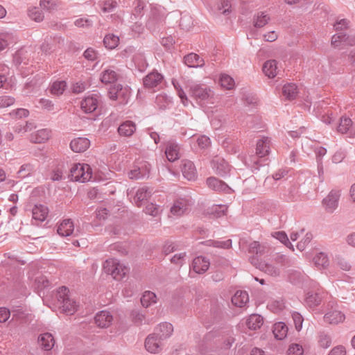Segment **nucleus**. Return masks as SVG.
I'll use <instances>...</instances> for the list:
<instances>
[{"instance_id":"57","label":"nucleus","mask_w":355,"mask_h":355,"mask_svg":"<svg viewBox=\"0 0 355 355\" xmlns=\"http://www.w3.org/2000/svg\"><path fill=\"white\" fill-rule=\"evenodd\" d=\"M292 318L295 324L296 330L300 331L302 327V323L304 320L302 315L297 312H294L292 314Z\"/></svg>"},{"instance_id":"21","label":"nucleus","mask_w":355,"mask_h":355,"mask_svg":"<svg viewBox=\"0 0 355 355\" xmlns=\"http://www.w3.org/2000/svg\"><path fill=\"white\" fill-rule=\"evenodd\" d=\"M189 205V200L186 198H180L174 202L171 208V212L175 216H181L187 209Z\"/></svg>"},{"instance_id":"11","label":"nucleus","mask_w":355,"mask_h":355,"mask_svg":"<svg viewBox=\"0 0 355 355\" xmlns=\"http://www.w3.org/2000/svg\"><path fill=\"white\" fill-rule=\"evenodd\" d=\"M209 265L208 259L199 256L193 260L190 268L198 274H203L209 269Z\"/></svg>"},{"instance_id":"16","label":"nucleus","mask_w":355,"mask_h":355,"mask_svg":"<svg viewBox=\"0 0 355 355\" xmlns=\"http://www.w3.org/2000/svg\"><path fill=\"white\" fill-rule=\"evenodd\" d=\"M98 105L97 96L95 95L85 97L80 103L82 110L85 113H92L94 112Z\"/></svg>"},{"instance_id":"33","label":"nucleus","mask_w":355,"mask_h":355,"mask_svg":"<svg viewBox=\"0 0 355 355\" xmlns=\"http://www.w3.org/2000/svg\"><path fill=\"white\" fill-rule=\"evenodd\" d=\"M119 78V74L116 71L112 69H107L104 70L101 76V80L104 84H112L114 83Z\"/></svg>"},{"instance_id":"5","label":"nucleus","mask_w":355,"mask_h":355,"mask_svg":"<svg viewBox=\"0 0 355 355\" xmlns=\"http://www.w3.org/2000/svg\"><path fill=\"white\" fill-rule=\"evenodd\" d=\"M250 263L259 270L268 275L277 277L279 275V270L272 264L259 260L257 256H252L249 259Z\"/></svg>"},{"instance_id":"48","label":"nucleus","mask_w":355,"mask_h":355,"mask_svg":"<svg viewBox=\"0 0 355 355\" xmlns=\"http://www.w3.org/2000/svg\"><path fill=\"white\" fill-rule=\"evenodd\" d=\"M272 236L279 240L281 243L284 244L288 248H291L293 250V247L291 243L289 241L287 234L284 232H274Z\"/></svg>"},{"instance_id":"22","label":"nucleus","mask_w":355,"mask_h":355,"mask_svg":"<svg viewBox=\"0 0 355 355\" xmlns=\"http://www.w3.org/2000/svg\"><path fill=\"white\" fill-rule=\"evenodd\" d=\"M173 331V325L169 322H163L159 324L155 329L156 336H159V339L165 340L169 338Z\"/></svg>"},{"instance_id":"54","label":"nucleus","mask_w":355,"mask_h":355,"mask_svg":"<svg viewBox=\"0 0 355 355\" xmlns=\"http://www.w3.org/2000/svg\"><path fill=\"white\" fill-rule=\"evenodd\" d=\"M144 171H141L139 167L135 168L128 173V177L132 180H139L145 178Z\"/></svg>"},{"instance_id":"60","label":"nucleus","mask_w":355,"mask_h":355,"mask_svg":"<svg viewBox=\"0 0 355 355\" xmlns=\"http://www.w3.org/2000/svg\"><path fill=\"white\" fill-rule=\"evenodd\" d=\"M74 24L80 28H89L92 26L93 21L88 18H79L74 21Z\"/></svg>"},{"instance_id":"7","label":"nucleus","mask_w":355,"mask_h":355,"mask_svg":"<svg viewBox=\"0 0 355 355\" xmlns=\"http://www.w3.org/2000/svg\"><path fill=\"white\" fill-rule=\"evenodd\" d=\"M211 167L215 173L221 177L227 176L231 171V166L220 157H216L213 159Z\"/></svg>"},{"instance_id":"9","label":"nucleus","mask_w":355,"mask_h":355,"mask_svg":"<svg viewBox=\"0 0 355 355\" xmlns=\"http://www.w3.org/2000/svg\"><path fill=\"white\" fill-rule=\"evenodd\" d=\"M163 79L164 76L162 73L153 71L143 78V83L145 87L154 88L159 85Z\"/></svg>"},{"instance_id":"39","label":"nucleus","mask_w":355,"mask_h":355,"mask_svg":"<svg viewBox=\"0 0 355 355\" xmlns=\"http://www.w3.org/2000/svg\"><path fill=\"white\" fill-rule=\"evenodd\" d=\"M283 95L288 100L294 99L297 94V86L294 83L285 85L282 89Z\"/></svg>"},{"instance_id":"44","label":"nucleus","mask_w":355,"mask_h":355,"mask_svg":"<svg viewBox=\"0 0 355 355\" xmlns=\"http://www.w3.org/2000/svg\"><path fill=\"white\" fill-rule=\"evenodd\" d=\"M67 86L65 81H55L51 87V92L55 95H60L63 93Z\"/></svg>"},{"instance_id":"28","label":"nucleus","mask_w":355,"mask_h":355,"mask_svg":"<svg viewBox=\"0 0 355 355\" xmlns=\"http://www.w3.org/2000/svg\"><path fill=\"white\" fill-rule=\"evenodd\" d=\"M249 302L248 294L246 291H237L232 297V304L238 307H243Z\"/></svg>"},{"instance_id":"14","label":"nucleus","mask_w":355,"mask_h":355,"mask_svg":"<svg viewBox=\"0 0 355 355\" xmlns=\"http://www.w3.org/2000/svg\"><path fill=\"white\" fill-rule=\"evenodd\" d=\"M206 183L209 189L217 192H228L231 189L225 182L215 177L208 178Z\"/></svg>"},{"instance_id":"15","label":"nucleus","mask_w":355,"mask_h":355,"mask_svg":"<svg viewBox=\"0 0 355 355\" xmlns=\"http://www.w3.org/2000/svg\"><path fill=\"white\" fill-rule=\"evenodd\" d=\"M90 146V141L85 137H78L70 142V148L75 153H82L87 150Z\"/></svg>"},{"instance_id":"64","label":"nucleus","mask_w":355,"mask_h":355,"mask_svg":"<svg viewBox=\"0 0 355 355\" xmlns=\"http://www.w3.org/2000/svg\"><path fill=\"white\" fill-rule=\"evenodd\" d=\"M40 6L49 10H53L58 6L55 0H41Z\"/></svg>"},{"instance_id":"42","label":"nucleus","mask_w":355,"mask_h":355,"mask_svg":"<svg viewBox=\"0 0 355 355\" xmlns=\"http://www.w3.org/2000/svg\"><path fill=\"white\" fill-rule=\"evenodd\" d=\"M315 264L319 267L325 268L329 265V259L327 255L324 252H320L313 258Z\"/></svg>"},{"instance_id":"12","label":"nucleus","mask_w":355,"mask_h":355,"mask_svg":"<svg viewBox=\"0 0 355 355\" xmlns=\"http://www.w3.org/2000/svg\"><path fill=\"white\" fill-rule=\"evenodd\" d=\"M339 198V191H331L322 200L325 209L329 212H333L338 207Z\"/></svg>"},{"instance_id":"10","label":"nucleus","mask_w":355,"mask_h":355,"mask_svg":"<svg viewBox=\"0 0 355 355\" xmlns=\"http://www.w3.org/2000/svg\"><path fill=\"white\" fill-rule=\"evenodd\" d=\"M163 339H159L156 334L149 335L145 340V347L150 353H157L160 351L161 344Z\"/></svg>"},{"instance_id":"50","label":"nucleus","mask_w":355,"mask_h":355,"mask_svg":"<svg viewBox=\"0 0 355 355\" xmlns=\"http://www.w3.org/2000/svg\"><path fill=\"white\" fill-rule=\"evenodd\" d=\"M318 343L320 347L326 349L331 346V338L324 332H320L318 337Z\"/></svg>"},{"instance_id":"55","label":"nucleus","mask_w":355,"mask_h":355,"mask_svg":"<svg viewBox=\"0 0 355 355\" xmlns=\"http://www.w3.org/2000/svg\"><path fill=\"white\" fill-rule=\"evenodd\" d=\"M124 94L121 85H117L116 87L110 91V98L112 100H116L120 96Z\"/></svg>"},{"instance_id":"51","label":"nucleus","mask_w":355,"mask_h":355,"mask_svg":"<svg viewBox=\"0 0 355 355\" xmlns=\"http://www.w3.org/2000/svg\"><path fill=\"white\" fill-rule=\"evenodd\" d=\"M33 171V166L30 164H25L20 167L18 171V176L19 178H24L31 175Z\"/></svg>"},{"instance_id":"31","label":"nucleus","mask_w":355,"mask_h":355,"mask_svg":"<svg viewBox=\"0 0 355 355\" xmlns=\"http://www.w3.org/2000/svg\"><path fill=\"white\" fill-rule=\"evenodd\" d=\"M288 330V327L284 322H279L273 325L272 332L276 339L283 340L286 337Z\"/></svg>"},{"instance_id":"43","label":"nucleus","mask_w":355,"mask_h":355,"mask_svg":"<svg viewBox=\"0 0 355 355\" xmlns=\"http://www.w3.org/2000/svg\"><path fill=\"white\" fill-rule=\"evenodd\" d=\"M352 125V121L349 118L343 116L340 119L338 131L342 134H345L349 130Z\"/></svg>"},{"instance_id":"23","label":"nucleus","mask_w":355,"mask_h":355,"mask_svg":"<svg viewBox=\"0 0 355 355\" xmlns=\"http://www.w3.org/2000/svg\"><path fill=\"white\" fill-rule=\"evenodd\" d=\"M184 62L189 67H202L205 64V61L198 54L194 53H189L184 57Z\"/></svg>"},{"instance_id":"6","label":"nucleus","mask_w":355,"mask_h":355,"mask_svg":"<svg viewBox=\"0 0 355 355\" xmlns=\"http://www.w3.org/2000/svg\"><path fill=\"white\" fill-rule=\"evenodd\" d=\"M331 44L335 48H343V46H353L355 44V35H349L344 32H339L332 36Z\"/></svg>"},{"instance_id":"29","label":"nucleus","mask_w":355,"mask_h":355,"mask_svg":"<svg viewBox=\"0 0 355 355\" xmlns=\"http://www.w3.org/2000/svg\"><path fill=\"white\" fill-rule=\"evenodd\" d=\"M263 72L269 78H273L277 75V61L270 60L266 61L263 66Z\"/></svg>"},{"instance_id":"47","label":"nucleus","mask_w":355,"mask_h":355,"mask_svg":"<svg viewBox=\"0 0 355 355\" xmlns=\"http://www.w3.org/2000/svg\"><path fill=\"white\" fill-rule=\"evenodd\" d=\"M284 302L282 300H275L268 304V308L273 313H278L284 308Z\"/></svg>"},{"instance_id":"30","label":"nucleus","mask_w":355,"mask_h":355,"mask_svg":"<svg viewBox=\"0 0 355 355\" xmlns=\"http://www.w3.org/2000/svg\"><path fill=\"white\" fill-rule=\"evenodd\" d=\"M263 324V318L259 314H252L246 321V325L251 330H257L261 328Z\"/></svg>"},{"instance_id":"20","label":"nucleus","mask_w":355,"mask_h":355,"mask_svg":"<svg viewBox=\"0 0 355 355\" xmlns=\"http://www.w3.org/2000/svg\"><path fill=\"white\" fill-rule=\"evenodd\" d=\"M112 320V315L107 311H101L95 316L96 324L101 328L109 327Z\"/></svg>"},{"instance_id":"53","label":"nucleus","mask_w":355,"mask_h":355,"mask_svg":"<svg viewBox=\"0 0 355 355\" xmlns=\"http://www.w3.org/2000/svg\"><path fill=\"white\" fill-rule=\"evenodd\" d=\"M135 8L133 10V15L137 18L143 15V10L144 9V3L141 0H137L134 2Z\"/></svg>"},{"instance_id":"38","label":"nucleus","mask_w":355,"mask_h":355,"mask_svg":"<svg viewBox=\"0 0 355 355\" xmlns=\"http://www.w3.org/2000/svg\"><path fill=\"white\" fill-rule=\"evenodd\" d=\"M270 20V17L264 12H258L254 16V26L256 28H262L266 25Z\"/></svg>"},{"instance_id":"41","label":"nucleus","mask_w":355,"mask_h":355,"mask_svg":"<svg viewBox=\"0 0 355 355\" xmlns=\"http://www.w3.org/2000/svg\"><path fill=\"white\" fill-rule=\"evenodd\" d=\"M119 38L113 34L106 35L103 40V43L106 48L113 49L118 46Z\"/></svg>"},{"instance_id":"59","label":"nucleus","mask_w":355,"mask_h":355,"mask_svg":"<svg viewBox=\"0 0 355 355\" xmlns=\"http://www.w3.org/2000/svg\"><path fill=\"white\" fill-rule=\"evenodd\" d=\"M304 352L303 348L298 344H292L288 349V355H302Z\"/></svg>"},{"instance_id":"36","label":"nucleus","mask_w":355,"mask_h":355,"mask_svg":"<svg viewBox=\"0 0 355 355\" xmlns=\"http://www.w3.org/2000/svg\"><path fill=\"white\" fill-rule=\"evenodd\" d=\"M132 62L138 71L142 72L146 70L148 67V63L143 53H135L132 58Z\"/></svg>"},{"instance_id":"56","label":"nucleus","mask_w":355,"mask_h":355,"mask_svg":"<svg viewBox=\"0 0 355 355\" xmlns=\"http://www.w3.org/2000/svg\"><path fill=\"white\" fill-rule=\"evenodd\" d=\"M186 252L175 254L171 259V262L173 264L182 266L185 262Z\"/></svg>"},{"instance_id":"52","label":"nucleus","mask_w":355,"mask_h":355,"mask_svg":"<svg viewBox=\"0 0 355 355\" xmlns=\"http://www.w3.org/2000/svg\"><path fill=\"white\" fill-rule=\"evenodd\" d=\"M197 144L200 149L205 150L211 146V140L206 135H200L197 139Z\"/></svg>"},{"instance_id":"13","label":"nucleus","mask_w":355,"mask_h":355,"mask_svg":"<svg viewBox=\"0 0 355 355\" xmlns=\"http://www.w3.org/2000/svg\"><path fill=\"white\" fill-rule=\"evenodd\" d=\"M49 209L47 207L43 205H35L32 209L33 220L34 224L38 225L40 223L43 222L47 217Z\"/></svg>"},{"instance_id":"2","label":"nucleus","mask_w":355,"mask_h":355,"mask_svg":"<svg viewBox=\"0 0 355 355\" xmlns=\"http://www.w3.org/2000/svg\"><path fill=\"white\" fill-rule=\"evenodd\" d=\"M69 178L71 180L85 182L92 177V170L87 164H75L70 169Z\"/></svg>"},{"instance_id":"17","label":"nucleus","mask_w":355,"mask_h":355,"mask_svg":"<svg viewBox=\"0 0 355 355\" xmlns=\"http://www.w3.org/2000/svg\"><path fill=\"white\" fill-rule=\"evenodd\" d=\"M270 148V139L266 137H262L257 142L256 154L260 157L268 155Z\"/></svg>"},{"instance_id":"1","label":"nucleus","mask_w":355,"mask_h":355,"mask_svg":"<svg viewBox=\"0 0 355 355\" xmlns=\"http://www.w3.org/2000/svg\"><path fill=\"white\" fill-rule=\"evenodd\" d=\"M105 272L111 275L116 280H121L129 272V268L116 259H107L103 264Z\"/></svg>"},{"instance_id":"45","label":"nucleus","mask_w":355,"mask_h":355,"mask_svg":"<svg viewBox=\"0 0 355 355\" xmlns=\"http://www.w3.org/2000/svg\"><path fill=\"white\" fill-rule=\"evenodd\" d=\"M12 35L9 33H0V52L12 42Z\"/></svg>"},{"instance_id":"3","label":"nucleus","mask_w":355,"mask_h":355,"mask_svg":"<svg viewBox=\"0 0 355 355\" xmlns=\"http://www.w3.org/2000/svg\"><path fill=\"white\" fill-rule=\"evenodd\" d=\"M69 289L65 286L59 288L57 299L60 304V308L67 315H72L76 311V302L69 299L68 296Z\"/></svg>"},{"instance_id":"26","label":"nucleus","mask_w":355,"mask_h":355,"mask_svg":"<svg viewBox=\"0 0 355 355\" xmlns=\"http://www.w3.org/2000/svg\"><path fill=\"white\" fill-rule=\"evenodd\" d=\"M38 343L44 350L49 351L54 346L55 340L51 334L44 333L39 336Z\"/></svg>"},{"instance_id":"18","label":"nucleus","mask_w":355,"mask_h":355,"mask_svg":"<svg viewBox=\"0 0 355 355\" xmlns=\"http://www.w3.org/2000/svg\"><path fill=\"white\" fill-rule=\"evenodd\" d=\"M183 176L188 180H194L197 176V172L193 163L190 160H184L181 166Z\"/></svg>"},{"instance_id":"37","label":"nucleus","mask_w":355,"mask_h":355,"mask_svg":"<svg viewBox=\"0 0 355 355\" xmlns=\"http://www.w3.org/2000/svg\"><path fill=\"white\" fill-rule=\"evenodd\" d=\"M267 246L261 244L259 241H252L248 246V252L251 254H255L257 256H261L266 252Z\"/></svg>"},{"instance_id":"25","label":"nucleus","mask_w":355,"mask_h":355,"mask_svg":"<svg viewBox=\"0 0 355 355\" xmlns=\"http://www.w3.org/2000/svg\"><path fill=\"white\" fill-rule=\"evenodd\" d=\"M153 189L147 187H143L139 189L134 197V201L137 207H141L143 201L147 200L151 196Z\"/></svg>"},{"instance_id":"27","label":"nucleus","mask_w":355,"mask_h":355,"mask_svg":"<svg viewBox=\"0 0 355 355\" xmlns=\"http://www.w3.org/2000/svg\"><path fill=\"white\" fill-rule=\"evenodd\" d=\"M136 130V125L132 121L123 122L118 128V132L121 136L130 137Z\"/></svg>"},{"instance_id":"46","label":"nucleus","mask_w":355,"mask_h":355,"mask_svg":"<svg viewBox=\"0 0 355 355\" xmlns=\"http://www.w3.org/2000/svg\"><path fill=\"white\" fill-rule=\"evenodd\" d=\"M220 85L227 89H231L234 86V79L227 74H222L220 77Z\"/></svg>"},{"instance_id":"58","label":"nucleus","mask_w":355,"mask_h":355,"mask_svg":"<svg viewBox=\"0 0 355 355\" xmlns=\"http://www.w3.org/2000/svg\"><path fill=\"white\" fill-rule=\"evenodd\" d=\"M28 15L33 20L37 22L42 21L44 19L43 14L40 10L37 8L29 10Z\"/></svg>"},{"instance_id":"40","label":"nucleus","mask_w":355,"mask_h":355,"mask_svg":"<svg viewBox=\"0 0 355 355\" xmlns=\"http://www.w3.org/2000/svg\"><path fill=\"white\" fill-rule=\"evenodd\" d=\"M156 295L149 291H145L141 297V303L143 306L148 307L156 302Z\"/></svg>"},{"instance_id":"61","label":"nucleus","mask_w":355,"mask_h":355,"mask_svg":"<svg viewBox=\"0 0 355 355\" xmlns=\"http://www.w3.org/2000/svg\"><path fill=\"white\" fill-rule=\"evenodd\" d=\"M159 211V207L153 203L148 204L146 206L145 212L147 214H149V215H151L153 216H156L158 215Z\"/></svg>"},{"instance_id":"24","label":"nucleus","mask_w":355,"mask_h":355,"mask_svg":"<svg viewBox=\"0 0 355 355\" xmlns=\"http://www.w3.org/2000/svg\"><path fill=\"white\" fill-rule=\"evenodd\" d=\"M74 225L71 219H65L58 225L57 232L62 236H68L73 234Z\"/></svg>"},{"instance_id":"62","label":"nucleus","mask_w":355,"mask_h":355,"mask_svg":"<svg viewBox=\"0 0 355 355\" xmlns=\"http://www.w3.org/2000/svg\"><path fill=\"white\" fill-rule=\"evenodd\" d=\"M15 98L9 96H0V107H6L13 105Z\"/></svg>"},{"instance_id":"19","label":"nucleus","mask_w":355,"mask_h":355,"mask_svg":"<svg viewBox=\"0 0 355 355\" xmlns=\"http://www.w3.org/2000/svg\"><path fill=\"white\" fill-rule=\"evenodd\" d=\"M345 319V314L336 309L328 311L324 315V322L330 324H338L343 322Z\"/></svg>"},{"instance_id":"35","label":"nucleus","mask_w":355,"mask_h":355,"mask_svg":"<svg viewBox=\"0 0 355 355\" xmlns=\"http://www.w3.org/2000/svg\"><path fill=\"white\" fill-rule=\"evenodd\" d=\"M322 296L318 293L309 292L305 298V303L311 309L318 306L322 302Z\"/></svg>"},{"instance_id":"49","label":"nucleus","mask_w":355,"mask_h":355,"mask_svg":"<svg viewBox=\"0 0 355 355\" xmlns=\"http://www.w3.org/2000/svg\"><path fill=\"white\" fill-rule=\"evenodd\" d=\"M209 245H211L215 248L229 249L232 247V240L227 239L226 241H212L209 240L207 241Z\"/></svg>"},{"instance_id":"8","label":"nucleus","mask_w":355,"mask_h":355,"mask_svg":"<svg viewBox=\"0 0 355 355\" xmlns=\"http://www.w3.org/2000/svg\"><path fill=\"white\" fill-rule=\"evenodd\" d=\"M63 41L61 37H46L41 44L40 49L45 55H50L56 51L58 44Z\"/></svg>"},{"instance_id":"63","label":"nucleus","mask_w":355,"mask_h":355,"mask_svg":"<svg viewBox=\"0 0 355 355\" xmlns=\"http://www.w3.org/2000/svg\"><path fill=\"white\" fill-rule=\"evenodd\" d=\"M212 210L216 217H221L225 214L227 207L225 205H216L212 207Z\"/></svg>"},{"instance_id":"32","label":"nucleus","mask_w":355,"mask_h":355,"mask_svg":"<svg viewBox=\"0 0 355 355\" xmlns=\"http://www.w3.org/2000/svg\"><path fill=\"white\" fill-rule=\"evenodd\" d=\"M50 133L47 129L39 130L31 135V141L36 144L44 143L49 139Z\"/></svg>"},{"instance_id":"4","label":"nucleus","mask_w":355,"mask_h":355,"mask_svg":"<svg viewBox=\"0 0 355 355\" xmlns=\"http://www.w3.org/2000/svg\"><path fill=\"white\" fill-rule=\"evenodd\" d=\"M189 94L196 100L204 101L213 96L211 89L205 85L192 83L189 85Z\"/></svg>"},{"instance_id":"34","label":"nucleus","mask_w":355,"mask_h":355,"mask_svg":"<svg viewBox=\"0 0 355 355\" xmlns=\"http://www.w3.org/2000/svg\"><path fill=\"white\" fill-rule=\"evenodd\" d=\"M180 147L177 144L170 143L167 145L165 154L168 161L174 162L179 159Z\"/></svg>"}]
</instances>
